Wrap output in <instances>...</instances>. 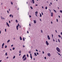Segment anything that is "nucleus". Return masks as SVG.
Returning <instances> with one entry per match:
<instances>
[{"mask_svg": "<svg viewBox=\"0 0 62 62\" xmlns=\"http://www.w3.org/2000/svg\"><path fill=\"white\" fill-rule=\"evenodd\" d=\"M56 50L59 53L60 52V49L59 48L57 47L56 48Z\"/></svg>", "mask_w": 62, "mask_h": 62, "instance_id": "1", "label": "nucleus"}, {"mask_svg": "<svg viewBox=\"0 0 62 62\" xmlns=\"http://www.w3.org/2000/svg\"><path fill=\"white\" fill-rule=\"evenodd\" d=\"M46 45L48 46V45H49V43H48V41H46Z\"/></svg>", "mask_w": 62, "mask_h": 62, "instance_id": "2", "label": "nucleus"}, {"mask_svg": "<svg viewBox=\"0 0 62 62\" xmlns=\"http://www.w3.org/2000/svg\"><path fill=\"white\" fill-rule=\"evenodd\" d=\"M47 38L48 39H49V40H50V37H49V36L47 35Z\"/></svg>", "mask_w": 62, "mask_h": 62, "instance_id": "3", "label": "nucleus"}, {"mask_svg": "<svg viewBox=\"0 0 62 62\" xmlns=\"http://www.w3.org/2000/svg\"><path fill=\"white\" fill-rule=\"evenodd\" d=\"M23 60V61H25V60H26V57H25Z\"/></svg>", "mask_w": 62, "mask_h": 62, "instance_id": "4", "label": "nucleus"}, {"mask_svg": "<svg viewBox=\"0 0 62 62\" xmlns=\"http://www.w3.org/2000/svg\"><path fill=\"white\" fill-rule=\"evenodd\" d=\"M25 56H25V55H24L23 57H22V58L23 59V58H24V57H25Z\"/></svg>", "mask_w": 62, "mask_h": 62, "instance_id": "5", "label": "nucleus"}, {"mask_svg": "<svg viewBox=\"0 0 62 62\" xmlns=\"http://www.w3.org/2000/svg\"><path fill=\"white\" fill-rule=\"evenodd\" d=\"M51 17H53V13L52 12L51 13Z\"/></svg>", "mask_w": 62, "mask_h": 62, "instance_id": "6", "label": "nucleus"}, {"mask_svg": "<svg viewBox=\"0 0 62 62\" xmlns=\"http://www.w3.org/2000/svg\"><path fill=\"white\" fill-rule=\"evenodd\" d=\"M30 55V57L31 58V59H32V56L31 55H32V54H31Z\"/></svg>", "mask_w": 62, "mask_h": 62, "instance_id": "7", "label": "nucleus"}, {"mask_svg": "<svg viewBox=\"0 0 62 62\" xmlns=\"http://www.w3.org/2000/svg\"><path fill=\"white\" fill-rule=\"evenodd\" d=\"M6 23H7V25H8V27H9V24H8V23L7 22H6Z\"/></svg>", "mask_w": 62, "mask_h": 62, "instance_id": "8", "label": "nucleus"}, {"mask_svg": "<svg viewBox=\"0 0 62 62\" xmlns=\"http://www.w3.org/2000/svg\"><path fill=\"white\" fill-rule=\"evenodd\" d=\"M47 54L48 56H50L51 55H50V53Z\"/></svg>", "mask_w": 62, "mask_h": 62, "instance_id": "9", "label": "nucleus"}, {"mask_svg": "<svg viewBox=\"0 0 62 62\" xmlns=\"http://www.w3.org/2000/svg\"><path fill=\"white\" fill-rule=\"evenodd\" d=\"M33 21L34 23H36V20H33Z\"/></svg>", "mask_w": 62, "mask_h": 62, "instance_id": "10", "label": "nucleus"}, {"mask_svg": "<svg viewBox=\"0 0 62 62\" xmlns=\"http://www.w3.org/2000/svg\"><path fill=\"white\" fill-rule=\"evenodd\" d=\"M19 26H18L17 25L16 26V29L17 30H18V27Z\"/></svg>", "mask_w": 62, "mask_h": 62, "instance_id": "11", "label": "nucleus"}, {"mask_svg": "<svg viewBox=\"0 0 62 62\" xmlns=\"http://www.w3.org/2000/svg\"><path fill=\"white\" fill-rule=\"evenodd\" d=\"M19 26H18L17 25L16 26V29L17 30H18V27Z\"/></svg>", "mask_w": 62, "mask_h": 62, "instance_id": "12", "label": "nucleus"}, {"mask_svg": "<svg viewBox=\"0 0 62 62\" xmlns=\"http://www.w3.org/2000/svg\"><path fill=\"white\" fill-rule=\"evenodd\" d=\"M32 3L33 4H34L35 3V2H34V0H32Z\"/></svg>", "mask_w": 62, "mask_h": 62, "instance_id": "13", "label": "nucleus"}, {"mask_svg": "<svg viewBox=\"0 0 62 62\" xmlns=\"http://www.w3.org/2000/svg\"><path fill=\"white\" fill-rule=\"evenodd\" d=\"M20 39L21 40H22V38L21 36L20 37Z\"/></svg>", "mask_w": 62, "mask_h": 62, "instance_id": "14", "label": "nucleus"}, {"mask_svg": "<svg viewBox=\"0 0 62 62\" xmlns=\"http://www.w3.org/2000/svg\"><path fill=\"white\" fill-rule=\"evenodd\" d=\"M35 56H37V54H36V53H34Z\"/></svg>", "mask_w": 62, "mask_h": 62, "instance_id": "15", "label": "nucleus"}, {"mask_svg": "<svg viewBox=\"0 0 62 62\" xmlns=\"http://www.w3.org/2000/svg\"><path fill=\"white\" fill-rule=\"evenodd\" d=\"M40 17H42V15H41V14L40 13Z\"/></svg>", "mask_w": 62, "mask_h": 62, "instance_id": "16", "label": "nucleus"}, {"mask_svg": "<svg viewBox=\"0 0 62 62\" xmlns=\"http://www.w3.org/2000/svg\"><path fill=\"white\" fill-rule=\"evenodd\" d=\"M5 44V43H3L2 45V46H4V45Z\"/></svg>", "mask_w": 62, "mask_h": 62, "instance_id": "17", "label": "nucleus"}, {"mask_svg": "<svg viewBox=\"0 0 62 62\" xmlns=\"http://www.w3.org/2000/svg\"><path fill=\"white\" fill-rule=\"evenodd\" d=\"M9 41H10V40H8V41H7V42L8 43V42H9Z\"/></svg>", "mask_w": 62, "mask_h": 62, "instance_id": "18", "label": "nucleus"}, {"mask_svg": "<svg viewBox=\"0 0 62 62\" xmlns=\"http://www.w3.org/2000/svg\"><path fill=\"white\" fill-rule=\"evenodd\" d=\"M23 41H24V40H25V39H24V37H23Z\"/></svg>", "mask_w": 62, "mask_h": 62, "instance_id": "19", "label": "nucleus"}, {"mask_svg": "<svg viewBox=\"0 0 62 62\" xmlns=\"http://www.w3.org/2000/svg\"><path fill=\"white\" fill-rule=\"evenodd\" d=\"M53 10H54V12H55V13H56V11H55V10L53 9Z\"/></svg>", "mask_w": 62, "mask_h": 62, "instance_id": "20", "label": "nucleus"}, {"mask_svg": "<svg viewBox=\"0 0 62 62\" xmlns=\"http://www.w3.org/2000/svg\"><path fill=\"white\" fill-rule=\"evenodd\" d=\"M5 48H7V45H5Z\"/></svg>", "mask_w": 62, "mask_h": 62, "instance_id": "21", "label": "nucleus"}, {"mask_svg": "<svg viewBox=\"0 0 62 62\" xmlns=\"http://www.w3.org/2000/svg\"><path fill=\"white\" fill-rule=\"evenodd\" d=\"M58 37H59V38H61V36H60L59 35H58Z\"/></svg>", "mask_w": 62, "mask_h": 62, "instance_id": "22", "label": "nucleus"}, {"mask_svg": "<svg viewBox=\"0 0 62 62\" xmlns=\"http://www.w3.org/2000/svg\"><path fill=\"white\" fill-rule=\"evenodd\" d=\"M47 7H46L45 8L46 9H47Z\"/></svg>", "mask_w": 62, "mask_h": 62, "instance_id": "23", "label": "nucleus"}, {"mask_svg": "<svg viewBox=\"0 0 62 62\" xmlns=\"http://www.w3.org/2000/svg\"><path fill=\"white\" fill-rule=\"evenodd\" d=\"M27 57L28 58L29 57V56H28V54H27Z\"/></svg>", "mask_w": 62, "mask_h": 62, "instance_id": "24", "label": "nucleus"}, {"mask_svg": "<svg viewBox=\"0 0 62 62\" xmlns=\"http://www.w3.org/2000/svg\"><path fill=\"white\" fill-rule=\"evenodd\" d=\"M15 58V56H14V57H13V59H14V58Z\"/></svg>", "mask_w": 62, "mask_h": 62, "instance_id": "25", "label": "nucleus"}, {"mask_svg": "<svg viewBox=\"0 0 62 62\" xmlns=\"http://www.w3.org/2000/svg\"><path fill=\"white\" fill-rule=\"evenodd\" d=\"M58 41L60 43V40L59 39H58Z\"/></svg>", "mask_w": 62, "mask_h": 62, "instance_id": "26", "label": "nucleus"}, {"mask_svg": "<svg viewBox=\"0 0 62 62\" xmlns=\"http://www.w3.org/2000/svg\"><path fill=\"white\" fill-rule=\"evenodd\" d=\"M16 23H18V21L16 19Z\"/></svg>", "mask_w": 62, "mask_h": 62, "instance_id": "27", "label": "nucleus"}, {"mask_svg": "<svg viewBox=\"0 0 62 62\" xmlns=\"http://www.w3.org/2000/svg\"><path fill=\"white\" fill-rule=\"evenodd\" d=\"M5 55H8V54H7V53H6Z\"/></svg>", "mask_w": 62, "mask_h": 62, "instance_id": "28", "label": "nucleus"}, {"mask_svg": "<svg viewBox=\"0 0 62 62\" xmlns=\"http://www.w3.org/2000/svg\"><path fill=\"white\" fill-rule=\"evenodd\" d=\"M30 8H31V9H33V8H32V7L31 6Z\"/></svg>", "mask_w": 62, "mask_h": 62, "instance_id": "29", "label": "nucleus"}, {"mask_svg": "<svg viewBox=\"0 0 62 62\" xmlns=\"http://www.w3.org/2000/svg\"><path fill=\"white\" fill-rule=\"evenodd\" d=\"M12 16V15H11V14L10 15H9V17H11V16Z\"/></svg>", "mask_w": 62, "mask_h": 62, "instance_id": "30", "label": "nucleus"}, {"mask_svg": "<svg viewBox=\"0 0 62 62\" xmlns=\"http://www.w3.org/2000/svg\"><path fill=\"white\" fill-rule=\"evenodd\" d=\"M57 53L59 55H60V54L58 52H57Z\"/></svg>", "mask_w": 62, "mask_h": 62, "instance_id": "31", "label": "nucleus"}, {"mask_svg": "<svg viewBox=\"0 0 62 62\" xmlns=\"http://www.w3.org/2000/svg\"><path fill=\"white\" fill-rule=\"evenodd\" d=\"M13 50H14L15 49V48L14 47L12 48Z\"/></svg>", "mask_w": 62, "mask_h": 62, "instance_id": "32", "label": "nucleus"}, {"mask_svg": "<svg viewBox=\"0 0 62 62\" xmlns=\"http://www.w3.org/2000/svg\"><path fill=\"white\" fill-rule=\"evenodd\" d=\"M52 37H53V34H52Z\"/></svg>", "mask_w": 62, "mask_h": 62, "instance_id": "33", "label": "nucleus"}, {"mask_svg": "<svg viewBox=\"0 0 62 62\" xmlns=\"http://www.w3.org/2000/svg\"><path fill=\"white\" fill-rule=\"evenodd\" d=\"M41 33H43V31H42V30H41Z\"/></svg>", "mask_w": 62, "mask_h": 62, "instance_id": "34", "label": "nucleus"}, {"mask_svg": "<svg viewBox=\"0 0 62 62\" xmlns=\"http://www.w3.org/2000/svg\"><path fill=\"white\" fill-rule=\"evenodd\" d=\"M11 5H13V3L12 2H11Z\"/></svg>", "mask_w": 62, "mask_h": 62, "instance_id": "35", "label": "nucleus"}, {"mask_svg": "<svg viewBox=\"0 0 62 62\" xmlns=\"http://www.w3.org/2000/svg\"><path fill=\"white\" fill-rule=\"evenodd\" d=\"M1 19H2V20H3V17H2V16H1Z\"/></svg>", "mask_w": 62, "mask_h": 62, "instance_id": "36", "label": "nucleus"}, {"mask_svg": "<svg viewBox=\"0 0 62 62\" xmlns=\"http://www.w3.org/2000/svg\"><path fill=\"white\" fill-rule=\"evenodd\" d=\"M36 54H37V55H38L39 53H38V52H37Z\"/></svg>", "mask_w": 62, "mask_h": 62, "instance_id": "37", "label": "nucleus"}, {"mask_svg": "<svg viewBox=\"0 0 62 62\" xmlns=\"http://www.w3.org/2000/svg\"><path fill=\"white\" fill-rule=\"evenodd\" d=\"M36 52H38V50H37V49H36Z\"/></svg>", "mask_w": 62, "mask_h": 62, "instance_id": "38", "label": "nucleus"}, {"mask_svg": "<svg viewBox=\"0 0 62 62\" xmlns=\"http://www.w3.org/2000/svg\"><path fill=\"white\" fill-rule=\"evenodd\" d=\"M13 45H11V47H13Z\"/></svg>", "mask_w": 62, "mask_h": 62, "instance_id": "39", "label": "nucleus"}, {"mask_svg": "<svg viewBox=\"0 0 62 62\" xmlns=\"http://www.w3.org/2000/svg\"><path fill=\"white\" fill-rule=\"evenodd\" d=\"M5 32H7L6 29H5Z\"/></svg>", "mask_w": 62, "mask_h": 62, "instance_id": "40", "label": "nucleus"}, {"mask_svg": "<svg viewBox=\"0 0 62 62\" xmlns=\"http://www.w3.org/2000/svg\"><path fill=\"white\" fill-rule=\"evenodd\" d=\"M41 14H42V15H43V14L42 12H41Z\"/></svg>", "mask_w": 62, "mask_h": 62, "instance_id": "41", "label": "nucleus"}, {"mask_svg": "<svg viewBox=\"0 0 62 62\" xmlns=\"http://www.w3.org/2000/svg\"><path fill=\"white\" fill-rule=\"evenodd\" d=\"M29 17L30 18H31V16L30 15L29 16Z\"/></svg>", "mask_w": 62, "mask_h": 62, "instance_id": "42", "label": "nucleus"}, {"mask_svg": "<svg viewBox=\"0 0 62 62\" xmlns=\"http://www.w3.org/2000/svg\"><path fill=\"white\" fill-rule=\"evenodd\" d=\"M56 21L57 22H58V19H56Z\"/></svg>", "mask_w": 62, "mask_h": 62, "instance_id": "43", "label": "nucleus"}, {"mask_svg": "<svg viewBox=\"0 0 62 62\" xmlns=\"http://www.w3.org/2000/svg\"><path fill=\"white\" fill-rule=\"evenodd\" d=\"M44 58L45 59H46V57H44Z\"/></svg>", "mask_w": 62, "mask_h": 62, "instance_id": "44", "label": "nucleus"}, {"mask_svg": "<svg viewBox=\"0 0 62 62\" xmlns=\"http://www.w3.org/2000/svg\"><path fill=\"white\" fill-rule=\"evenodd\" d=\"M55 31L56 32V33H57V31H56V30H55Z\"/></svg>", "mask_w": 62, "mask_h": 62, "instance_id": "45", "label": "nucleus"}, {"mask_svg": "<svg viewBox=\"0 0 62 62\" xmlns=\"http://www.w3.org/2000/svg\"><path fill=\"white\" fill-rule=\"evenodd\" d=\"M42 53H43V54H44V51L42 52Z\"/></svg>", "mask_w": 62, "mask_h": 62, "instance_id": "46", "label": "nucleus"}, {"mask_svg": "<svg viewBox=\"0 0 62 62\" xmlns=\"http://www.w3.org/2000/svg\"><path fill=\"white\" fill-rule=\"evenodd\" d=\"M19 53H20V54L21 53V52L20 51L19 52Z\"/></svg>", "mask_w": 62, "mask_h": 62, "instance_id": "47", "label": "nucleus"}, {"mask_svg": "<svg viewBox=\"0 0 62 62\" xmlns=\"http://www.w3.org/2000/svg\"><path fill=\"white\" fill-rule=\"evenodd\" d=\"M33 60H35V58H33Z\"/></svg>", "mask_w": 62, "mask_h": 62, "instance_id": "48", "label": "nucleus"}, {"mask_svg": "<svg viewBox=\"0 0 62 62\" xmlns=\"http://www.w3.org/2000/svg\"><path fill=\"white\" fill-rule=\"evenodd\" d=\"M50 4L51 5H52V3L51 2H50Z\"/></svg>", "mask_w": 62, "mask_h": 62, "instance_id": "49", "label": "nucleus"}, {"mask_svg": "<svg viewBox=\"0 0 62 62\" xmlns=\"http://www.w3.org/2000/svg\"><path fill=\"white\" fill-rule=\"evenodd\" d=\"M23 47H25V46H23Z\"/></svg>", "mask_w": 62, "mask_h": 62, "instance_id": "50", "label": "nucleus"}, {"mask_svg": "<svg viewBox=\"0 0 62 62\" xmlns=\"http://www.w3.org/2000/svg\"><path fill=\"white\" fill-rule=\"evenodd\" d=\"M29 53H31V52L30 51L29 52Z\"/></svg>", "mask_w": 62, "mask_h": 62, "instance_id": "51", "label": "nucleus"}, {"mask_svg": "<svg viewBox=\"0 0 62 62\" xmlns=\"http://www.w3.org/2000/svg\"><path fill=\"white\" fill-rule=\"evenodd\" d=\"M7 12L8 13H9V12H8V10L7 11Z\"/></svg>", "mask_w": 62, "mask_h": 62, "instance_id": "52", "label": "nucleus"}, {"mask_svg": "<svg viewBox=\"0 0 62 62\" xmlns=\"http://www.w3.org/2000/svg\"><path fill=\"white\" fill-rule=\"evenodd\" d=\"M13 15H12V18H13Z\"/></svg>", "mask_w": 62, "mask_h": 62, "instance_id": "53", "label": "nucleus"}, {"mask_svg": "<svg viewBox=\"0 0 62 62\" xmlns=\"http://www.w3.org/2000/svg\"><path fill=\"white\" fill-rule=\"evenodd\" d=\"M27 33H28V34L29 33V32H28V31H27Z\"/></svg>", "mask_w": 62, "mask_h": 62, "instance_id": "54", "label": "nucleus"}, {"mask_svg": "<svg viewBox=\"0 0 62 62\" xmlns=\"http://www.w3.org/2000/svg\"><path fill=\"white\" fill-rule=\"evenodd\" d=\"M35 5L36 6H38V4H36Z\"/></svg>", "mask_w": 62, "mask_h": 62, "instance_id": "55", "label": "nucleus"}, {"mask_svg": "<svg viewBox=\"0 0 62 62\" xmlns=\"http://www.w3.org/2000/svg\"><path fill=\"white\" fill-rule=\"evenodd\" d=\"M19 28H21V26H19Z\"/></svg>", "mask_w": 62, "mask_h": 62, "instance_id": "56", "label": "nucleus"}, {"mask_svg": "<svg viewBox=\"0 0 62 62\" xmlns=\"http://www.w3.org/2000/svg\"><path fill=\"white\" fill-rule=\"evenodd\" d=\"M18 26H20V25H19V24L18 23Z\"/></svg>", "mask_w": 62, "mask_h": 62, "instance_id": "57", "label": "nucleus"}, {"mask_svg": "<svg viewBox=\"0 0 62 62\" xmlns=\"http://www.w3.org/2000/svg\"><path fill=\"white\" fill-rule=\"evenodd\" d=\"M9 23H10V21H9Z\"/></svg>", "mask_w": 62, "mask_h": 62, "instance_id": "58", "label": "nucleus"}, {"mask_svg": "<svg viewBox=\"0 0 62 62\" xmlns=\"http://www.w3.org/2000/svg\"><path fill=\"white\" fill-rule=\"evenodd\" d=\"M59 18H60V16H59Z\"/></svg>", "mask_w": 62, "mask_h": 62, "instance_id": "59", "label": "nucleus"}, {"mask_svg": "<svg viewBox=\"0 0 62 62\" xmlns=\"http://www.w3.org/2000/svg\"><path fill=\"white\" fill-rule=\"evenodd\" d=\"M8 57H7V59H8Z\"/></svg>", "mask_w": 62, "mask_h": 62, "instance_id": "60", "label": "nucleus"}, {"mask_svg": "<svg viewBox=\"0 0 62 62\" xmlns=\"http://www.w3.org/2000/svg\"><path fill=\"white\" fill-rule=\"evenodd\" d=\"M51 23L52 24H53V22H51Z\"/></svg>", "mask_w": 62, "mask_h": 62, "instance_id": "61", "label": "nucleus"}, {"mask_svg": "<svg viewBox=\"0 0 62 62\" xmlns=\"http://www.w3.org/2000/svg\"><path fill=\"white\" fill-rule=\"evenodd\" d=\"M53 39L54 41V39Z\"/></svg>", "mask_w": 62, "mask_h": 62, "instance_id": "62", "label": "nucleus"}, {"mask_svg": "<svg viewBox=\"0 0 62 62\" xmlns=\"http://www.w3.org/2000/svg\"><path fill=\"white\" fill-rule=\"evenodd\" d=\"M1 61H2V60H0V62H1Z\"/></svg>", "mask_w": 62, "mask_h": 62, "instance_id": "63", "label": "nucleus"}, {"mask_svg": "<svg viewBox=\"0 0 62 62\" xmlns=\"http://www.w3.org/2000/svg\"><path fill=\"white\" fill-rule=\"evenodd\" d=\"M2 48H3V46L2 47Z\"/></svg>", "mask_w": 62, "mask_h": 62, "instance_id": "64", "label": "nucleus"}]
</instances>
